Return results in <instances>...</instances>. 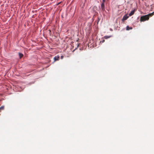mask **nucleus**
<instances>
[{"label":"nucleus","mask_w":154,"mask_h":154,"mask_svg":"<svg viewBox=\"0 0 154 154\" xmlns=\"http://www.w3.org/2000/svg\"><path fill=\"white\" fill-rule=\"evenodd\" d=\"M154 14V12L152 13L149 14L148 15L141 16L140 18V22H143L146 20H148L149 19V16H152Z\"/></svg>","instance_id":"1"},{"label":"nucleus","mask_w":154,"mask_h":154,"mask_svg":"<svg viewBox=\"0 0 154 154\" xmlns=\"http://www.w3.org/2000/svg\"><path fill=\"white\" fill-rule=\"evenodd\" d=\"M128 17H129L128 16H127V15H125L123 16V17L122 19V21H124L125 20H126Z\"/></svg>","instance_id":"2"},{"label":"nucleus","mask_w":154,"mask_h":154,"mask_svg":"<svg viewBox=\"0 0 154 154\" xmlns=\"http://www.w3.org/2000/svg\"><path fill=\"white\" fill-rule=\"evenodd\" d=\"M101 8L102 10L103 11H104L105 10V5H104V3H102L101 4Z\"/></svg>","instance_id":"3"},{"label":"nucleus","mask_w":154,"mask_h":154,"mask_svg":"<svg viewBox=\"0 0 154 154\" xmlns=\"http://www.w3.org/2000/svg\"><path fill=\"white\" fill-rule=\"evenodd\" d=\"M135 11V10H134L131 12L129 14V16H131L133 15Z\"/></svg>","instance_id":"4"},{"label":"nucleus","mask_w":154,"mask_h":154,"mask_svg":"<svg viewBox=\"0 0 154 154\" xmlns=\"http://www.w3.org/2000/svg\"><path fill=\"white\" fill-rule=\"evenodd\" d=\"M59 56H55L54 58V61L58 60L59 59Z\"/></svg>","instance_id":"5"},{"label":"nucleus","mask_w":154,"mask_h":154,"mask_svg":"<svg viewBox=\"0 0 154 154\" xmlns=\"http://www.w3.org/2000/svg\"><path fill=\"white\" fill-rule=\"evenodd\" d=\"M132 29V27H129L128 26H127L126 27V30H129L130 29Z\"/></svg>","instance_id":"6"},{"label":"nucleus","mask_w":154,"mask_h":154,"mask_svg":"<svg viewBox=\"0 0 154 154\" xmlns=\"http://www.w3.org/2000/svg\"><path fill=\"white\" fill-rule=\"evenodd\" d=\"M111 37V36H105L104 37V38H105V39H107L108 38H109L110 37Z\"/></svg>","instance_id":"7"},{"label":"nucleus","mask_w":154,"mask_h":154,"mask_svg":"<svg viewBox=\"0 0 154 154\" xmlns=\"http://www.w3.org/2000/svg\"><path fill=\"white\" fill-rule=\"evenodd\" d=\"M19 55L20 58H21L23 56V54L21 53H19Z\"/></svg>","instance_id":"8"},{"label":"nucleus","mask_w":154,"mask_h":154,"mask_svg":"<svg viewBox=\"0 0 154 154\" xmlns=\"http://www.w3.org/2000/svg\"><path fill=\"white\" fill-rule=\"evenodd\" d=\"M4 108V106H2L0 107V110H3Z\"/></svg>","instance_id":"9"},{"label":"nucleus","mask_w":154,"mask_h":154,"mask_svg":"<svg viewBox=\"0 0 154 154\" xmlns=\"http://www.w3.org/2000/svg\"><path fill=\"white\" fill-rule=\"evenodd\" d=\"M105 0H103V3H105Z\"/></svg>","instance_id":"10"},{"label":"nucleus","mask_w":154,"mask_h":154,"mask_svg":"<svg viewBox=\"0 0 154 154\" xmlns=\"http://www.w3.org/2000/svg\"><path fill=\"white\" fill-rule=\"evenodd\" d=\"M63 56H62L61 57V59H63Z\"/></svg>","instance_id":"11"}]
</instances>
